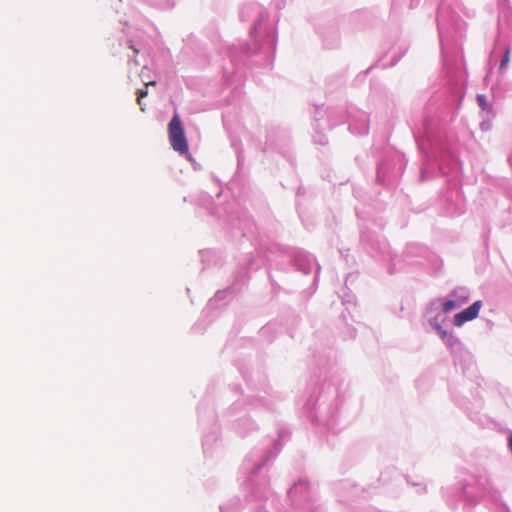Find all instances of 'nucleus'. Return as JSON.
Here are the masks:
<instances>
[{
  "instance_id": "1",
  "label": "nucleus",
  "mask_w": 512,
  "mask_h": 512,
  "mask_svg": "<svg viewBox=\"0 0 512 512\" xmlns=\"http://www.w3.org/2000/svg\"><path fill=\"white\" fill-rule=\"evenodd\" d=\"M169 141L172 148L180 154H188L189 146L182 126L181 119L177 113L172 117L168 125Z\"/></svg>"
},
{
  "instance_id": "2",
  "label": "nucleus",
  "mask_w": 512,
  "mask_h": 512,
  "mask_svg": "<svg viewBox=\"0 0 512 512\" xmlns=\"http://www.w3.org/2000/svg\"><path fill=\"white\" fill-rule=\"evenodd\" d=\"M482 307L481 301H475L468 308L464 309L460 313H457L454 316V324L458 327L462 326L464 323L471 321L477 318L479 311Z\"/></svg>"
},
{
  "instance_id": "3",
  "label": "nucleus",
  "mask_w": 512,
  "mask_h": 512,
  "mask_svg": "<svg viewBox=\"0 0 512 512\" xmlns=\"http://www.w3.org/2000/svg\"><path fill=\"white\" fill-rule=\"evenodd\" d=\"M510 52H511V48H510V46H507L505 48L503 58L500 62V66H499L500 70H503L508 66V64L510 62Z\"/></svg>"
},
{
  "instance_id": "4",
  "label": "nucleus",
  "mask_w": 512,
  "mask_h": 512,
  "mask_svg": "<svg viewBox=\"0 0 512 512\" xmlns=\"http://www.w3.org/2000/svg\"><path fill=\"white\" fill-rule=\"evenodd\" d=\"M457 303L453 300H447L443 303V312L444 313H448L450 312L451 310H453L455 307H457Z\"/></svg>"
},
{
  "instance_id": "5",
  "label": "nucleus",
  "mask_w": 512,
  "mask_h": 512,
  "mask_svg": "<svg viewBox=\"0 0 512 512\" xmlns=\"http://www.w3.org/2000/svg\"><path fill=\"white\" fill-rule=\"evenodd\" d=\"M148 94L147 89H139L137 91V103L142 106V98L146 97ZM141 110L144 111V108L141 107Z\"/></svg>"
},
{
  "instance_id": "6",
  "label": "nucleus",
  "mask_w": 512,
  "mask_h": 512,
  "mask_svg": "<svg viewBox=\"0 0 512 512\" xmlns=\"http://www.w3.org/2000/svg\"><path fill=\"white\" fill-rule=\"evenodd\" d=\"M477 102L479 104V106L485 110L486 107H487V101H486V97L484 95H478L477 96Z\"/></svg>"
},
{
  "instance_id": "7",
  "label": "nucleus",
  "mask_w": 512,
  "mask_h": 512,
  "mask_svg": "<svg viewBox=\"0 0 512 512\" xmlns=\"http://www.w3.org/2000/svg\"><path fill=\"white\" fill-rule=\"evenodd\" d=\"M145 85L146 86H155L156 82L155 81H149V82H146Z\"/></svg>"
},
{
  "instance_id": "8",
  "label": "nucleus",
  "mask_w": 512,
  "mask_h": 512,
  "mask_svg": "<svg viewBox=\"0 0 512 512\" xmlns=\"http://www.w3.org/2000/svg\"><path fill=\"white\" fill-rule=\"evenodd\" d=\"M509 447L512 452V433L510 434V437H509Z\"/></svg>"
},
{
  "instance_id": "9",
  "label": "nucleus",
  "mask_w": 512,
  "mask_h": 512,
  "mask_svg": "<svg viewBox=\"0 0 512 512\" xmlns=\"http://www.w3.org/2000/svg\"><path fill=\"white\" fill-rule=\"evenodd\" d=\"M131 48L134 50V52H135L136 54L138 53V50H137V49H135V48H133V47H131Z\"/></svg>"
}]
</instances>
